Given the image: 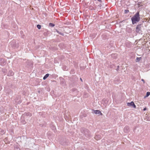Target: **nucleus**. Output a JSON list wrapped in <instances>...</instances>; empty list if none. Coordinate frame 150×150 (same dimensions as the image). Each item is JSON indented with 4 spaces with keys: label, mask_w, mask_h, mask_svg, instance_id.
<instances>
[{
    "label": "nucleus",
    "mask_w": 150,
    "mask_h": 150,
    "mask_svg": "<svg viewBox=\"0 0 150 150\" xmlns=\"http://www.w3.org/2000/svg\"><path fill=\"white\" fill-rule=\"evenodd\" d=\"M81 132L84 134L86 137H88L90 135V132L87 129L84 128H81Z\"/></svg>",
    "instance_id": "nucleus-2"
},
{
    "label": "nucleus",
    "mask_w": 150,
    "mask_h": 150,
    "mask_svg": "<svg viewBox=\"0 0 150 150\" xmlns=\"http://www.w3.org/2000/svg\"><path fill=\"white\" fill-rule=\"evenodd\" d=\"M144 116L145 119L147 121H150V114L146 113L145 114Z\"/></svg>",
    "instance_id": "nucleus-5"
},
{
    "label": "nucleus",
    "mask_w": 150,
    "mask_h": 150,
    "mask_svg": "<svg viewBox=\"0 0 150 150\" xmlns=\"http://www.w3.org/2000/svg\"><path fill=\"white\" fill-rule=\"evenodd\" d=\"M80 79H81V80L82 81V80L81 79V78H80Z\"/></svg>",
    "instance_id": "nucleus-22"
},
{
    "label": "nucleus",
    "mask_w": 150,
    "mask_h": 150,
    "mask_svg": "<svg viewBox=\"0 0 150 150\" xmlns=\"http://www.w3.org/2000/svg\"><path fill=\"white\" fill-rule=\"evenodd\" d=\"M101 138V136L99 135H96L94 137L95 139L96 140H99Z\"/></svg>",
    "instance_id": "nucleus-6"
},
{
    "label": "nucleus",
    "mask_w": 150,
    "mask_h": 150,
    "mask_svg": "<svg viewBox=\"0 0 150 150\" xmlns=\"http://www.w3.org/2000/svg\"><path fill=\"white\" fill-rule=\"evenodd\" d=\"M129 11L128 10H125V13H127L129 12Z\"/></svg>",
    "instance_id": "nucleus-18"
},
{
    "label": "nucleus",
    "mask_w": 150,
    "mask_h": 150,
    "mask_svg": "<svg viewBox=\"0 0 150 150\" xmlns=\"http://www.w3.org/2000/svg\"><path fill=\"white\" fill-rule=\"evenodd\" d=\"M14 73L11 71H9L8 73V74L9 76H12L13 74Z\"/></svg>",
    "instance_id": "nucleus-10"
},
{
    "label": "nucleus",
    "mask_w": 150,
    "mask_h": 150,
    "mask_svg": "<svg viewBox=\"0 0 150 150\" xmlns=\"http://www.w3.org/2000/svg\"><path fill=\"white\" fill-rule=\"evenodd\" d=\"M96 114L98 115V116H99L100 115H102L103 114L102 113H95Z\"/></svg>",
    "instance_id": "nucleus-17"
},
{
    "label": "nucleus",
    "mask_w": 150,
    "mask_h": 150,
    "mask_svg": "<svg viewBox=\"0 0 150 150\" xmlns=\"http://www.w3.org/2000/svg\"><path fill=\"white\" fill-rule=\"evenodd\" d=\"M37 27L39 29H40L41 28V25H37Z\"/></svg>",
    "instance_id": "nucleus-16"
},
{
    "label": "nucleus",
    "mask_w": 150,
    "mask_h": 150,
    "mask_svg": "<svg viewBox=\"0 0 150 150\" xmlns=\"http://www.w3.org/2000/svg\"><path fill=\"white\" fill-rule=\"evenodd\" d=\"M49 25L50 26L54 27V25L52 23H49Z\"/></svg>",
    "instance_id": "nucleus-14"
},
{
    "label": "nucleus",
    "mask_w": 150,
    "mask_h": 150,
    "mask_svg": "<svg viewBox=\"0 0 150 150\" xmlns=\"http://www.w3.org/2000/svg\"><path fill=\"white\" fill-rule=\"evenodd\" d=\"M140 19L139 13L138 12H137L131 18L132 24H133L139 22Z\"/></svg>",
    "instance_id": "nucleus-1"
},
{
    "label": "nucleus",
    "mask_w": 150,
    "mask_h": 150,
    "mask_svg": "<svg viewBox=\"0 0 150 150\" xmlns=\"http://www.w3.org/2000/svg\"><path fill=\"white\" fill-rule=\"evenodd\" d=\"M141 24L138 25L137 26L136 28V32L137 33H140V31L141 30Z\"/></svg>",
    "instance_id": "nucleus-4"
},
{
    "label": "nucleus",
    "mask_w": 150,
    "mask_h": 150,
    "mask_svg": "<svg viewBox=\"0 0 150 150\" xmlns=\"http://www.w3.org/2000/svg\"><path fill=\"white\" fill-rule=\"evenodd\" d=\"M99 1H100L101 0H98Z\"/></svg>",
    "instance_id": "nucleus-24"
},
{
    "label": "nucleus",
    "mask_w": 150,
    "mask_h": 150,
    "mask_svg": "<svg viewBox=\"0 0 150 150\" xmlns=\"http://www.w3.org/2000/svg\"><path fill=\"white\" fill-rule=\"evenodd\" d=\"M49 76V74H46V75L43 77V79L45 80Z\"/></svg>",
    "instance_id": "nucleus-11"
},
{
    "label": "nucleus",
    "mask_w": 150,
    "mask_h": 150,
    "mask_svg": "<svg viewBox=\"0 0 150 150\" xmlns=\"http://www.w3.org/2000/svg\"><path fill=\"white\" fill-rule=\"evenodd\" d=\"M92 112H101V111H99V110H92Z\"/></svg>",
    "instance_id": "nucleus-9"
},
{
    "label": "nucleus",
    "mask_w": 150,
    "mask_h": 150,
    "mask_svg": "<svg viewBox=\"0 0 150 150\" xmlns=\"http://www.w3.org/2000/svg\"><path fill=\"white\" fill-rule=\"evenodd\" d=\"M5 132V131L1 129H0V134L1 135L3 134Z\"/></svg>",
    "instance_id": "nucleus-8"
},
{
    "label": "nucleus",
    "mask_w": 150,
    "mask_h": 150,
    "mask_svg": "<svg viewBox=\"0 0 150 150\" xmlns=\"http://www.w3.org/2000/svg\"><path fill=\"white\" fill-rule=\"evenodd\" d=\"M56 31L59 34H60L62 35H64V34L63 33H62L61 32H59L57 30H56Z\"/></svg>",
    "instance_id": "nucleus-15"
},
{
    "label": "nucleus",
    "mask_w": 150,
    "mask_h": 150,
    "mask_svg": "<svg viewBox=\"0 0 150 150\" xmlns=\"http://www.w3.org/2000/svg\"><path fill=\"white\" fill-rule=\"evenodd\" d=\"M3 60V59H0V62L1 63L2 60Z\"/></svg>",
    "instance_id": "nucleus-20"
},
{
    "label": "nucleus",
    "mask_w": 150,
    "mask_h": 150,
    "mask_svg": "<svg viewBox=\"0 0 150 150\" xmlns=\"http://www.w3.org/2000/svg\"><path fill=\"white\" fill-rule=\"evenodd\" d=\"M150 95V92H147L146 96L144 97V98H145L146 97H148Z\"/></svg>",
    "instance_id": "nucleus-13"
},
{
    "label": "nucleus",
    "mask_w": 150,
    "mask_h": 150,
    "mask_svg": "<svg viewBox=\"0 0 150 150\" xmlns=\"http://www.w3.org/2000/svg\"><path fill=\"white\" fill-rule=\"evenodd\" d=\"M146 110V108H144L143 109V111H145V110Z\"/></svg>",
    "instance_id": "nucleus-19"
},
{
    "label": "nucleus",
    "mask_w": 150,
    "mask_h": 150,
    "mask_svg": "<svg viewBox=\"0 0 150 150\" xmlns=\"http://www.w3.org/2000/svg\"><path fill=\"white\" fill-rule=\"evenodd\" d=\"M98 6V7H100V6Z\"/></svg>",
    "instance_id": "nucleus-23"
},
{
    "label": "nucleus",
    "mask_w": 150,
    "mask_h": 150,
    "mask_svg": "<svg viewBox=\"0 0 150 150\" xmlns=\"http://www.w3.org/2000/svg\"><path fill=\"white\" fill-rule=\"evenodd\" d=\"M129 129V128L128 126H125L124 128V131L125 132H127Z\"/></svg>",
    "instance_id": "nucleus-7"
},
{
    "label": "nucleus",
    "mask_w": 150,
    "mask_h": 150,
    "mask_svg": "<svg viewBox=\"0 0 150 150\" xmlns=\"http://www.w3.org/2000/svg\"><path fill=\"white\" fill-rule=\"evenodd\" d=\"M142 81L144 83V81L143 79H142Z\"/></svg>",
    "instance_id": "nucleus-21"
},
{
    "label": "nucleus",
    "mask_w": 150,
    "mask_h": 150,
    "mask_svg": "<svg viewBox=\"0 0 150 150\" xmlns=\"http://www.w3.org/2000/svg\"><path fill=\"white\" fill-rule=\"evenodd\" d=\"M141 59V57H137L136 60V61L137 62H139Z\"/></svg>",
    "instance_id": "nucleus-12"
},
{
    "label": "nucleus",
    "mask_w": 150,
    "mask_h": 150,
    "mask_svg": "<svg viewBox=\"0 0 150 150\" xmlns=\"http://www.w3.org/2000/svg\"><path fill=\"white\" fill-rule=\"evenodd\" d=\"M127 105L129 107L134 108H135L136 107L133 101H132L130 103H127Z\"/></svg>",
    "instance_id": "nucleus-3"
}]
</instances>
